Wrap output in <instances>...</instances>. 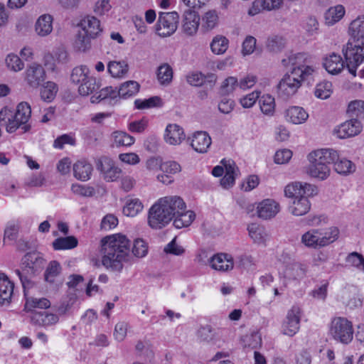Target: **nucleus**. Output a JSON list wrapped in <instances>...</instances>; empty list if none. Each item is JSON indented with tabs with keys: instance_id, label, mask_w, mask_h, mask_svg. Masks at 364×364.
Masks as SVG:
<instances>
[{
	"instance_id": "nucleus-1",
	"label": "nucleus",
	"mask_w": 364,
	"mask_h": 364,
	"mask_svg": "<svg viewBox=\"0 0 364 364\" xmlns=\"http://www.w3.org/2000/svg\"><path fill=\"white\" fill-rule=\"evenodd\" d=\"M349 33L350 38L342 48L345 62L340 55L335 53L323 60L324 68L331 75L340 73L346 64L349 73L355 77L357 68L364 60V16L358 17L350 23Z\"/></svg>"
},
{
	"instance_id": "nucleus-2",
	"label": "nucleus",
	"mask_w": 364,
	"mask_h": 364,
	"mask_svg": "<svg viewBox=\"0 0 364 364\" xmlns=\"http://www.w3.org/2000/svg\"><path fill=\"white\" fill-rule=\"evenodd\" d=\"M103 257L102 263L112 272H120L124 262L127 261L129 252V241L122 235L107 236L101 240Z\"/></svg>"
},
{
	"instance_id": "nucleus-3",
	"label": "nucleus",
	"mask_w": 364,
	"mask_h": 364,
	"mask_svg": "<svg viewBox=\"0 0 364 364\" xmlns=\"http://www.w3.org/2000/svg\"><path fill=\"white\" fill-rule=\"evenodd\" d=\"M184 208L183 200L177 196H165L159 199L149 209L148 224L156 230L166 226L178 210Z\"/></svg>"
},
{
	"instance_id": "nucleus-4",
	"label": "nucleus",
	"mask_w": 364,
	"mask_h": 364,
	"mask_svg": "<svg viewBox=\"0 0 364 364\" xmlns=\"http://www.w3.org/2000/svg\"><path fill=\"white\" fill-rule=\"evenodd\" d=\"M310 164L307 173L311 177L323 181L331 173L330 165L338 159L337 151L332 149H321L311 151L308 155Z\"/></svg>"
},
{
	"instance_id": "nucleus-5",
	"label": "nucleus",
	"mask_w": 364,
	"mask_h": 364,
	"mask_svg": "<svg viewBox=\"0 0 364 364\" xmlns=\"http://www.w3.org/2000/svg\"><path fill=\"white\" fill-rule=\"evenodd\" d=\"M45 264V259L38 252L26 253L21 259V269H16L15 273L21 280L23 288L26 290L33 286L32 277L41 272Z\"/></svg>"
},
{
	"instance_id": "nucleus-6",
	"label": "nucleus",
	"mask_w": 364,
	"mask_h": 364,
	"mask_svg": "<svg viewBox=\"0 0 364 364\" xmlns=\"http://www.w3.org/2000/svg\"><path fill=\"white\" fill-rule=\"evenodd\" d=\"M314 72L313 68L301 71L299 68H293L290 73L284 75L277 85L279 94L284 97L294 95L301 85V82Z\"/></svg>"
},
{
	"instance_id": "nucleus-7",
	"label": "nucleus",
	"mask_w": 364,
	"mask_h": 364,
	"mask_svg": "<svg viewBox=\"0 0 364 364\" xmlns=\"http://www.w3.org/2000/svg\"><path fill=\"white\" fill-rule=\"evenodd\" d=\"M353 323L345 317L333 318L329 325L330 336L337 342L348 344L353 338Z\"/></svg>"
},
{
	"instance_id": "nucleus-8",
	"label": "nucleus",
	"mask_w": 364,
	"mask_h": 364,
	"mask_svg": "<svg viewBox=\"0 0 364 364\" xmlns=\"http://www.w3.org/2000/svg\"><path fill=\"white\" fill-rule=\"evenodd\" d=\"M31 109L30 105L25 102L19 103L16 107L15 113L13 112V119L7 124L6 132L14 133L18 129H21L22 133H26L30 131L31 126L28 124L31 117Z\"/></svg>"
},
{
	"instance_id": "nucleus-9",
	"label": "nucleus",
	"mask_w": 364,
	"mask_h": 364,
	"mask_svg": "<svg viewBox=\"0 0 364 364\" xmlns=\"http://www.w3.org/2000/svg\"><path fill=\"white\" fill-rule=\"evenodd\" d=\"M179 16L177 12H161L156 25V31L159 36L166 37L172 35L177 29Z\"/></svg>"
},
{
	"instance_id": "nucleus-10",
	"label": "nucleus",
	"mask_w": 364,
	"mask_h": 364,
	"mask_svg": "<svg viewBox=\"0 0 364 364\" xmlns=\"http://www.w3.org/2000/svg\"><path fill=\"white\" fill-rule=\"evenodd\" d=\"M96 166L102 174L104 179L108 182L117 181L122 173V169L108 157L100 158L97 161Z\"/></svg>"
},
{
	"instance_id": "nucleus-11",
	"label": "nucleus",
	"mask_w": 364,
	"mask_h": 364,
	"mask_svg": "<svg viewBox=\"0 0 364 364\" xmlns=\"http://www.w3.org/2000/svg\"><path fill=\"white\" fill-rule=\"evenodd\" d=\"M284 193L287 197L292 198H299L304 196H311L317 193V188L315 186L300 182H294L285 187Z\"/></svg>"
},
{
	"instance_id": "nucleus-12",
	"label": "nucleus",
	"mask_w": 364,
	"mask_h": 364,
	"mask_svg": "<svg viewBox=\"0 0 364 364\" xmlns=\"http://www.w3.org/2000/svg\"><path fill=\"white\" fill-rule=\"evenodd\" d=\"M301 309L297 306H293L288 311L286 318L282 323V332L289 336L295 335L299 329Z\"/></svg>"
},
{
	"instance_id": "nucleus-13",
	"label": "nucleus",
	"mask_w": 364,
	"mask_h": 364,
	"mask_svg": "<svg viewBox=\"0 0 364 364\" xmlns=\"http://www.w3.org/2000/svg\"><path fill=\"white\" fill-rule=\"evenodd\" d=\"M25 80L30 87L36 88L46 80V72L42 65L33 63L26 69Z\"/></svg>"
},
{
	"instance_id": "nucleus-14",
	"label": "nucleus",
	"mask_w": 364,
	"mask_h": 364,
	"mask_svg": "<svg viewBox=\"0 0 364 364\" xmlns=\"http://www.w3.org/2000/svg\"><path fill=\"white\" fill-rule=\"evenodd\" d=\"M362 129L363 126L360 120L350 119L335 129L334 132L338 138L346 139L358 135Z\"/></svg>"
},
{
	"instance_id": "nucleus-15",
	"label": "nucleus",
	"mask_w": 364,
	"mask_h": 364,
	"mask_svg": "<svg viewBox=\"0 0 364 364\" xmlns=\"http://www.w3.org/2000/svg\"><path fill=\"white\" fill-rule=\"evenodd\" d=\"M31 322L33 325L48 328L59 322L58 315L47 311L32 312Z\"/></svg>"
},
{
	"instance_id": "nucleus-16",
	"label": "nucleus",
	"mask_w": 364,
	"mask_h": 364,
	"mask_svg": "<svg viewBox=\"0 0 364 364\" xmlns=\"http://www.w3.org/2000/svg\"><path fill=\"white\" fill-rule=\"evenodd\" d=\"M212 269L219 272H228L233 269L234 262L232 256L225 253H218L208 259Z\"/></svg>"
},
{
	"instance_id": "nucleus-17",
	"label": "nucleus",
	"mask_w": 364,
	"mask_h": 364,
	"mask_svg": "<svg viewBox=\"0 0 364 364\" xmlns=\"http://www.w3.org/2000/svg\"><path fill=\"white\" fill-rule=\"evenodd\" d=\"M199 15L192 9L184 11L182 30L187 36H193L196 33L199 26Z\"/></svg>"
},
{
	"instance_id": "nucleus-18",
	"label": "nucleus",
	"mask_w": 364,
	"mask_h": 364,
	"mask_svg": "<svg viewBox=\"0 0 364 364\" xmlns=\"http://www.w3.org/2000/svg\"><path fill=\"white\" fill-rule=\"evenodd\" d=\"M259 218L268 220L275 217L279 212V204L272 199H265L260 202L257 208Z\"/></svg>"
},
{
	"instance_id": "nucleus-19",
	"label": "nucleus",
	"mask_w": 364,
	"mask_h": 364,
	"mask_svg": "<svg viewBox=\"0 0 364 364\" xmlns=\"http://www.w3.org/2000/svg\"><path fill=\"white\" fill-rule=\"evenodd\" d=\"M78 26L81 31L90 35L91 38H97L102 31L100 21L95 16L85 17L80 21Z\"/></svg>"
},
{
	"instance_id": "nucleus-20",
	"label": "nucleus",
	"mask_w": 364,
	"mask_h": 364,
	"mask_svg": "<svg viewBox=\"0 0 364 364\" xmlns=\"http://www.w3.org/2000/svg\"><path fill=\"white\" fill-rule=\"evenodd\" d=\"M14 285L8 277L0 273V305H9L11 302Z\"/></svg>"
},
{
	"instance_id": "nucleus-21",
	"label": "nucleus",
	"mask_w": 364,
	"mask_h": 364,
	"mask_svg": "<svg viewBox=\"0 0 364 364\" xmlns=\"http://www.w3.org/2000/svg\"><path fill=\"white\" fill-rule=\"evenodd\" d=\"M185 139L184 132L182 127L176 124H169L167 125L164 140L170 145H178Z\"/></svg>"
},
{
	"instance_id": "nucleus-22",
	"label": "nucleus",
	"mask_w": 364,
	"mask_h": 364,
	"mask_svg": "<svg viewBox=\"0 0 364 364\" xmlns=\"http://www.w3.org/2000/svg\"><path fill=\"white\" fill-rule=\"evenodd\" d=\"M211 144V138L205 132H196L193 135L191 145L198 153H206Z\"/></svg>"
},
{
	"instance_id": "nucleus-23",
	"label": "nucleus",
	"mask_w": 364,
	"mask_h": 364,
	"mask_svg": "<svg viewBox=\"0 0 364 364\" xmlns=\"http://www.w3.org/2000/svg\"><path fill=\"white\" fill-rule=\"evenodd\" d=\"M221 163L223 164L225 170V174L220 180V185L224 188H229L235 183V178L237 176V168L235 163L232 160L223 159Z\"/></svg>"
},
{
	"instance_id": "nucleus-24",
	"label": "nucleus",
	"mask_w": 364,
	"mask_h": 364,
	"mask_svg": "<svg viewBox=\"0 0 364 364\" xmlns=\"http://www.w3.org/2000/svg\"><path fill=\"white\" fill-rule=\"evenodd\" d=\"M308 197L304 196L299 198H294L289 205V212L295 216H301L306 214L311 209V203Z\"/></svg>"
},
{
	"instance_id": "nucleus-25",
	"label": "nucleus",
	"mask_w": 364,
	"mask_h": 364,
	"mask_svg": "<svg viewBox=\"0 0 364 364\" xmlns=\"http://www.w3.org/2000/svg\"><path fill=\"white\" fill-rule=\"evenodd\" d=\"M186 205L184 203V208L178 210L173 218V225L178 228L189 226L196 218V214L192 210H186Z\"/></svg>"
},
{
	"instance_id": "nucleus-26",
	"label": "nucleus",
	"mask_w": 364,
	"mask_h": 364,
	"mask_svg": "<svg viewBox=\"0 0 364 364\" xmlns=\"http://www.w3.org/2000/svg\"><path fill=\"white\" fill-rule=\"evenodd\" d=\"M53 16L50 14L40 16L35 25L37 34L42 37L49 35L53 31Z\"/></svg>"
},
{
	"instance_id": "nucleus-27",
	"label": "nucleus",
	"mask_w": 364,
	"mask_h": 364,
	"mask_svg": "<svg viewBox=\"0 0 364 364\" xmlns=\"http://www.w3.org/2000/svg\"><path fill=\"white\" fill-rule=\"evenodd\" d=\"M92 170V166L86 161H78L73 165L74 176L82 181H86L90 178Z\"/></svg>"
},
{
	"instance_id": "nucleus-28",
	"label": "nucleus",
	"mask_w": 364,
	"mask_h": 364,
	"mask_svg": "<svg viewBox=\"0 0 364 364\" xmlns=\"http://www.w3.org/2000/svg\"><path fill=\"white\" fill-rule=\"evenodd\" d=\"M282 4V0H256L253 2L252 7L249 10V14L254 16L258 14L261 8L268 11L277 9Z\"/></svg>"
},
{
	"instance_id": "nucleus-29",
	"label": "nucleus",
	"mask_w": 364,
	"mask_h": 364,
	"mask_svg": "<svg viewBox=\"0 0 364 364\" xmlns=\"http://www.w3.org/2000/svg\"><path fill=\"white\" fill-rule=\"evenodd\" d=\"M29 289H26V291L23 289L24 296L26 298V304L24 306V309L27 311H32L34 308L39 309H48L50 306V301L46 298H34L32 296H28V290Z\"/></svg>"
},
{
	"instance_id": "nucleus-30",
	"label": "nucleus",
	"mask_w": 364,
	"mask_h": 364,
	"mask_svg": "<svg viewBox=\"0 0 364 364\" xmlns=\"http://www.w3.org/2000/svg\"><path fill=\"white\" fill-rule=\"evenodd\" d=\"M319 232L320 247H324L336 241L339 235V230L336 227H330L324 229H318Z\"/></svg>"
},
{
	"instance_id": "nucleus-31",
	"label": "nucleus",
	"mask_w": 364,
	"mask_h": 364,
	"mask_svg": "<svg viewBox=\"0 0 364 364\" xmlns=\"http://www.w3.org/2000/svg\"><path fill=\"white\" fill-rule=\"evenodd\" d=\"M186 80L192 86H201L205 81H208L212 85L215 82L216 76L212 73L204 75L199 72H193L187 75Z\"/></svg>"
},
{
	"instance_id": "nucleus-32",
	"label": "nucleus",
	"mask_w": 364,
	"mask_h": 364,
	"mask_svg": "<svg viewBox=\"0 0 364 364\" xmlns=\"http://www.w3.org/2000/svg\"><path fill=\"white\" fill-rule=\"evenodd\" d=\"M286 117L289 121L295 124H299L306 122L309 114L301 107H291L286 111Z\"/></svg>"
},
{
	"instance_id": "nucleus-33",
	"label": "nucleus",
	"mask_w": 364,
	"mask_h": 364,
	"mask_svg": "<svg viewBox=\"0 0 364 364\" xmlns=\"http://www.w3.org/2000/svg\"><path fill=\"white\" fill-rule=\"evenodd\" d=\"M247 230L250 237L255 243L258 245H264L268 236L264 227L256 223H252L248 225Z\"/></svg>"
},
{
	"instance_id": "nucleus-34",
	"label": "nucleus",
	"mask_w": 364,
	"mask_h": 364,
	"mask_svg": "<svg viewBox=\"0 0 364 364\" xmlns=\"http://www.w3.org/2000/svg\"><path fill=\"white\" fill-rule=\"evenodd\" d=\"M117 98V88L114 89L112 87L110 86L101 89L99 92L92 95L90 100L92 103H97L102 100H109L110 102H112V101H115Z\"/></svg>"
},
{
	"instance_id": "nucleus-35",
	"label": "nucleus",
	"mask_w": 364,
	"mask_h": 364,
	"mask_svg": "<svg viewBox=\"0 0 364 364\" xmlns=\"http://www.w3.org/2000/svg\"><path fill=\"white\" fill-rule=\"evenodd\" d=\"M139 90V85L137 82L129 80L122 84L117 90V97L127 98L136 95Z\"/></svg>"
},
{
	"instance_id": "nucleus-36",
	"label": "nucleus",
	"mask_w": 364,
	"mask_h": 364,
	"mask_svg": "<svg viewBox=\"0 0 364 364\" xmlns=\"http://www.w3.org/2000/svg\"><path fill=\"white\" fill-rule=\"evenodd\" d=\"M78 241L74 236L60 237L53 242V247L55 250H70L77 247Z\"/></svg>"
},
{
	"instance_id": "nucleus-37",
	"label": "nucleus",
	"mask_w": 364,
	"mask_h": 364,
	"mask_svg": "<svg viewBox=\"0 0 364 364\" xmlns=\"http://www.w3.org/2000/svg\"><path fill=\"white\" fill-rule=\"evenodd\" d=\"M347 114L351 119H364V101L357 100L350 102L348 106Z\"/></svg>"
},
{
	"instance_id": "nucleus-38",
	"label": "nucleus",
	"mask_w": 364,
	"mask_h": 364,
	"mask_svg": "<svg viewBox=\"0 0 364 364\" xmlns=\"http://www.w3.org/2000/svg\"><path fill=\"white\" fill-rule=\"evenodd\" d=\"M345 14V9L342 5H337L328 9L325 13L326 23L333 25L339 21Z\"/></svg>"
},
{
	"instance_id": "nucleus-39",
	"label": "nucleus",
	"mask_w": 364,
	"mask_h": 364,
	"mask_svg": "<svg viewBox=\"0 0 364 364\" xmlns=\"http://www.w3.org/2000/svg\"><path fill=\"white\" fill-rule=\"evenodd\" d=\"M107 70L114 77H122L128 72L127 63L122 61H110L107 65Z\"/></svg>"
},
{
	"instance_id": "nucleus-40",
	"label": "nucleus",
	"mask_w": 364,
	"mask_h": 364,
	"mask_svg": "<svg viewBox=\"0 0 364 364\" xmlns=\"http://www.w3.org/2000/svg\"><path fill=\"white\" fill-rule=\"evenodd\" d=\"M335 171L342 175L353 173L355 171V165L345 158L336 160L333 163Z\"/></svg>"
},
{
	"instance_id": "nucleus-41",
	"label": "nucleus",
	"mask_w": 364,
	"mask_h": 364,
	"mask_svg": "<svg viewBox=\"0 0 364 364\" xmlns=\"http://www.w3.org/2000/svg\"><path fill=\"white\" fill-rule=\"evenodd\" d=\"M319 232L318 229H312L305 232L301 237V242L308 247L318 248L320 247Z\"/></svg>"
},
{
	"instance_id": "nucleus-42",
	"label": "nucleus",
	"mask_w": 364,
	"mask_h": 364,
	"mask_svg": "<svg viewBox=\"0 0 364 364\" xmlns=\"http://www.w3.org/2000/svg\"><path fill=\"white\" fill-rule=\"evenodd\" d=\"M143 208V204L139 199H130L123 208V213L129 217H134L142 210Z\"/></svg>"
},
{
	"instance_id": "nucleus-43",
	"label": "nucleus",
	"mask_w": 364,
	"mask_h": 364,
	"mask_svg": "<svg viewBox=\"0 0 364 364\" xmlns=\"http://www.w3.org/2000/svg\"><path fill=\"white\" fill-rule=\"evenodd\" d=\"M91 38L90 35L80 30L76 36L74 46L80 51H86L91 47Z\"/></svg>"
},
{
	"instance_id": "nucleus-44",
	"label": "nucleus",
	"mask_w": 364,
	"mask_h": 364,
	"mask_svg": "<svg viewBox=\"0 0 364 364\" xmlns=\"http://www.w3.org/2000/svg\"><path fill=\"white\" fill-rule=\"evenodd\" d=\"M100 87L99 83L97 80L92 77H88L83 82H82L78 88L80 95L82 96H87L92 93Z\"/></svg>"
},
{
	"instance_id": "nucleus-45",
	"label": "nucleus",
	"mask_w": 364,
	"mask_h": 364,
	"mask_svg": "<svg viewBox=\"0 0 364 364\" xmlns=\"http://www.w3.org/2000/svg\"><path fill=\"white\" fill-rule=\"evenodd\" d=\"M306 267L299 263H293L289 266L285 271V275L291 279L303 278L306 274Z\"/></svg>"
},
{
	"instance_id": "nucleus-46",
	"label": "nucleus",
	"mask_w": 364,
	"mask_h": 364,
	"mask_svg": "<svg viewBox=\"0 0 364 364\" xmlns=\"http://www.w3.org/2000/svg\"><path fill=\"white\" fill-rule=\"evenodd\" d=\"M157 78L161 85H168L173 78V70L171 67L164 63L158 68Z\"/></svg>"
},
{
	"instance_id": "nucleus-47",
	"label": "nucleus",
	"mask_w": 364,
	"mask_h": 364,
	"mask_svg": "<svg viewBox=\"0 0 364 364\" xmlns=\"http://www.w3.org/2000/svg\"><path fill=\"white\" fill-rule=\"evenodd\" d=\"M228 40L225 36H215L210 43L212 52L217 55L223 54L228 48Z\"/></svg>"
},
{
	"instance_id": "nucleus-48",
	"label": "nucleus",
	"mask_w": 364,
	"mask_h": 364,
	"mask_svg": "<svg viewBox=\"0 0 364 364\" xmlns=\"http://www.w3.org/2000/svg\"><path fill=\"white\" fill-rule=\"evenodd\" d=\"M61 269V266L58 262L55 260L50 262L44 273L45 280L53 283L55 279L60 274Z\"/></svg>"
},
{
	"instance_id": "nucleus-49",
	"label": "nucleus",
	"mask_w": 364,
	"mask_h": 364,
	"mask_svg": "<svg viewBox=\"0 0 364 364\" xmlns=\"http://www.w3.org/2000/svg\"><path fill=\"white\" fill-rule=\"evenodd\" d=\"M285 39L279 36H272L269 37L266 43L267 50L272 53L282 51L285 47Z\"/></svg>"
},
{
	"instance_id": "nucleus-50",
	"label": "nucleus",
	"mask_w": 364,
	"mask_h": 364,
	"mask_svg": "<svg viewBox=\"0 0 364 364\" xmlns=\"http://www.w3.org/2000/svg\"><path fill=\"white\" fill-rule=\"evenodd\" d=\"M260 109L266 115H272L275 109L274 98L269 95H264L259 100Z\"/></svg>"
},
{
	"instance_id": "nucleus-51",
	"label": "nucleus",
	"mask_w": 364,
	"mask_h": 364,
	"mask_svg": "<svg viewBox=\"0 0 364 364\" xmlns=\"http://www.w3.org/2000/svg\"><path fill=\"white\" fill-rule=\"evenodd\" d=\"M58 92L57 85L48 81L41 89V97L43 100L51 102L55 97Z\"/></svg>"
},
{
	"instance_id": "nucleus-52",
	"label": "nucleus",
	"mask_w": 364,
	"mask_h": 364,
	"mask_svg": "<svg viewBox=\"0 0 364 364\" xmlns=\"http://www.w3.org/2000/svg\"><path fill=\"white\" fill-rule=\"evenodd\" d=\"M292 66L294 68H299L301 71H306L308 68H312L307 64L309 62V55L306 53H299L291 55Z\"/></svg>"
},
{
	"instance_id": "nucleus-53",
	"label": "nucleus",
	"mask_w": 364,
	"mask_h": 364,
	"mask_svg": "<svg viewBox=\"0 0 364 364\" xmlns=\"http://www.w3.org/2000/svg\"><path fill=\"white\" fill-rule=\"evenodd\" d=\"M88 74L89 69L86 66L75 67L72 71L70 80L75 84H81L89 77Z\"/></svg>"
},
{
	"instance_id": "nucleus-54",
	"label": "nucleus",
	"mask_w": 364,
	"mask_h": 364,
	"mask_svg": "<svg viewBox=\"0 0 364 364\" xmlns=\"http://www.w3.org/2000/svg\"><path fill=\"white\" fill-rule=\"evenodd\" d=\"M332 93V83L328 81H323L316 85L314 94L318 98L326 100Z\"/></svg>"
},
{
	"instance_id": "nucleus-55",
	"label": "nucleus",
	"mask_w": 364,
	"mask_h": 364,
	"mask_svg": "<svg viewBox=\"0 0 364 364\" xmlns=\"http://www.w3.org/2000/svg\"><path fill=\"white\" fill-rule=\"evenodd\" d=\"M6 65L7 68L14 71L18 72L23 69L24 63L21 59L16 54L10 53L6 58Z\"/></svg>"
},
{
	"instance_id": "nucleus-56",
	"label": "nucleus",
	"mask_w": 364,
	"mask_h": 364,
	"mask_svg": "<svg viewBox=\"0 0 364 364\" xmlns=\"http://www.w3.org/2000/svg\"><path fill=\"white\" fill-rule=\"evenodd\" d=\"M114 142L117 146H130L134 144V138L123 132H114L112 133Z\"/></svg>"
},
{
	"instance_id": "nucleus-57",
	"label": "nucleus",
	"mask_w": 364,
	"mask_h": 364,
	"mask_svg": "<svg viewBox=\"0 0 364 364\" xmlns=\"http://www.w3.org/2000/svg\"><path fill=\"white\" fill-rule=\"evenodd\" d=\"M136 107L139 109H148L161 105V100L158 96L151 97L146 100H136L134 102Z\"/></svg>"
},
{
	"instance_id": "nucleus-58",
	"label": "nucleus",
	"mask_w": 364,
	"mask_h": 364,
	"mask_svg": "<svg viewBox=\"0 0 364 364\" xmlns=\"http://www.w3.org/2000/svg\"><path fill=\"white\" fill-rule=\"evenodd\" d=\"M346 262L350 265L364 272V257L357 252H353L348 255Z\"/></svg>"
},
{
	"instance_id": "nucleus-59",
	"label": "nucleus",
	"mask_w": 364,
	"mask_h": 364,
	"mask_svg": "<svg viewBox=\"0 0 364 364\" xmlns=\"http://www.w3.org/2000/svg\"><path fill=\"white\" fill-rule=\"evenodd\" d=\"M197 338L200 342L210 343L214 338V333L210 326L200 327L196 332Z\"/></svg>"
},
{
	"instance_id": "nucleus-60",
	"label": "nucleus",
	"mask_w": 364,
	"mask_h": 364,
	"mask_svg": "<svg viewBox=\"0 0 364 364\" xmlns=\"http://www.w3.org/2000/svg\"><path fill=\"white\" fill-rule=\"evenodd\" d=\"M148 252V246L146 242L141 238L134 240L132 253L137 257H144Z\"/></svg>"
},
{
	"instance_id": "nucleus-61",
	"label": "nucleus",
	"mask_w": 364,
	"mask_h": 364,
	"mask_svg": "<svg viewBox=\"0 0 364 364\" xmlns=\"http://www.w3.org/2000/svg\"><path fill=\"white\" fill-rule=\"evenodd\" d=\"M71 191L74 194L83 197H91L95 194V189L92 187L78 183L73 184Z\"/></svg>"
},
{
	"instance_id": "nucleus-62",
	"label": "nucleus",
	"mask_w": 364,
	"mask_h": 364,
	"mask_svg": "<svg viewBox=\"0 0 364 364\" xmlns=\"http://www.w3.org/2000/svg\"><path fill=\"white\" fill-rule=\"evenodd\" d=\"M218 15L215 11H210L205 13L203 17V27L207 30H211L218 23Z\"/></svg>"
},
{
	"instance_id": "nucleus-63",
	"label": "nucleus",
	"mask_w": 364,
	"mask_h": 364,
	"mask_svg": "<svg viewBox=\"0 0 364 364\" xmlns=\"http://www.w3.org/2000/svg\"><path fill=\"white\" fill-rule=\"evenodd\" d=\"M19 230V225L18 223L9 222L8 223L4 230V241L6 239L9 240H15L17 238Z\"/></svg>"
},
{
	"instance_id": "nucleus-64",
	"label": "nucleus",
	"mask_w": 364,
	"mask_h": 364,
	"mask_svg": "<svg viewBox=\"0 0 364 364\" xmlns=\"http://www.w3.org/2000/svg\"><path fill=\"white\" fill-rule=\"evenodd\" d=\"M237 87H239V81L235 77H228L222 85V91L223 93L230 94Z\"/></svg>"
}]
</instances>
